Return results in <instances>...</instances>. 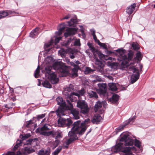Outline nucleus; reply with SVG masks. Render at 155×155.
Segmentation results:
<instances>
[{
  "instance_id": "1",
  "label": "nucleus",
  "mask_w": 155,
  "mask_h": 155,
  "mask_svg": "<svg viewBox=\"0 0 155 155\" xmlns=\"http://www.w3.org/2000/svg\"><path fill=\"white\" fill-rule=\"evenodd\" d=\"M57 104L59 105L55 112L58 117H60L66 115L69 109V106L66 104L65 101L62 97L58 96L56 98Z\"/></svg>"
},
{
  "instance_id": "2",
  "label": "nucleus",
  "mask_w": 155,
  "mask_h": 155,
  "mask_svg": "<svg viewBox=\"0 0 155 155\" xmlns=\"http://www.w3.org/2000/svg\"><path fill=\"white\" fill-rule=\"evenodd\" d=\"M54 69L57 70L59 73H60L61 77H63L66 76L69 73L68 67L65 64L60 61L55 62L53 65Z\"/></svg>"
},
{
  "instance_id": "3",
  "label": "nucleus",
  "mask_w": 155,
  "mask_h": 155,
  "mask_svg": "<svg viewBox=\"0 0 155 155\" xmlns=\"http://www.w3.org/2000/svg\"><path fill=\"white\" fill-rule=\"evenodd\" d=\"M78 122L74 123L73 124V127L71 129V130L68 133V135L69 137L76 140L78 139L77 134H78L79 135H81L85 132L84 129V128H81L77 126Z\"/></svg>"
},
{
  "instance_id": "4",
  "label": "nucleus",
  "mask_w": 155,
  "mask_h": 155,
  "mask_svg": "<svg viewBox=\"0 0 155 155\" xmlns=\"http://www.w3.org/2000/svg\"><path fill=\"white\" fill-rule=\"evenodd\" d=\"M128 71L129 73H133L131 76L130 82L131 84H133L139 78L140 74L139 70L135 66H133L129 67Z\"/></svg>"
},
{
  "instance_id": "5",
  "label": "nucleus",
  "mask_w": 155,
  "mask_h": 155,
  "mask_svg": "<svg viewBox=\"0 0 155 155\" xmlns=\"http://www.w3.org/2000/svg\"><path fill=\"white\" fill-rule=\"evenodd\" d=\"M116 51L120 54V55L118 57V60L121 63V66H124L128 64L129 63L126 61L127 59V56L125 54L126 51L125 50L123 49L122 48L116 50Z\"/></svg>"
},
{
  "instance_id": "6",
  "label": "nucleus",
  "mask_w": 155,
  "mask_h": 155,
  "mask_svg": "<svg viewBox=\"0 0 155 155\" xmlns=\"http://www.w3.org/2000/svg\"><path fill=\"white\" fill-rule=\"evenodd\" d=\"M62 116L58 117L59 118L58 119V126L62 127H68V128L72 124V120L70 118L66 119L62 117Z\"/></svg>"
},
{
  "instance_id": "7",
  "label": "nucleus",
  "mask_w": 155,
  "mask_h": 155,
  "mask_svg": "<svg viewBox=\"0 0 155 155\" xmlns=\"http://www.w3.org/2000/svg\"><path fill=\"white\" fill-rule=\"evenodd\" d=\"M77 107L81 109L80 112L84 114H87L89 108L87 103L82 100H79L77 102Z\"/></svg>"
},
{
  "instance_id": "8",
  "label": "nucleus",
  "mask_w": 155,
  "mask_h": 155,
  "mask_svg": "<svg viewBox=\"0 0 155 155\" xmlns=\"http://www.w3.org/2000/svg\"><path fill=\"white\" fill-rule=\"evenodd\" d=\"M76 92H73L71 93L68 94V95H64L66 99V101L67 104L68 105L69 109H71L73 108V106L71 102L74 101L76 100V97L74 96L77 95Z\"/></svg>"
},
{
  "instance_id": "9",
  "label": "nucleus",
  "mask_w": 155,
  "mask_h": 155,
  "mask_svg": "<svg viewBox=\"0 0 155 155\" xmlns=\"http://www.w3.org/2000/svg\"><path fill=\"white\" fill-rule=\"evenodd\" d=\"M136 117L134 116L132 117H130L128 120H126L124 123V124L121 126H120L115 129V130L114 132V134H117L118 132L122 130L125 126L131 123H133L135 120Z\"/></svg>"
},
{
  "instance_id": "10",
  "label": "nucleus",
  "mask_w": 155,
  "mask_h": 155,
  "mask_svg": "<svg viewBox=\"0 0 155 155\" xmlns=\"http://www.w3.org/2000/svg\"><path fill=\"white\" fill-rule=\"evenodd\" d=\"M78 28H69L66 29V32L64 34V36L67 38L69 36H71L74 35L77 32Z\"/></svg>"
},
{
  "instance_id": "11",
  "label": "nucleus",
  "mask_w": 155,
  "mask_h": 155,
  "mask_svg": "<svg viewBox=\"0 0 155 155\" xmlns=\"http://www.w3.org/2000/svg\"><path fill=\"white\" fill-rule=\"evenodd\" d=\"M98 88L97 91L100 94L104 95L107 89V84L106 83H99L97 84Z\"/></svg>"
},
{
  "instance_id": "12",
  "label": "nucleus",
  "mask_w": 155,
  "mask_h": 155,
  "mask_svg": "<svg viewBox=\"0 0 155 155\" xmlns=\"http://www.w3.org/2000/svg\"><path fill=\"white\" fill-rule=\"evenodd\" d=\"M120 96L116 94H113L111 97L108 99V102H110L111 103L113 104L117 105L119 103L118 100Z\"/></svg>"
},
{
  "instance_id": "13",
  "label": "nucleus",
  "mask_w": 155,
  "mask_h": 155,
  "mask_svg": "<svg viewBox=\"0 0 155 155\" xmlns=\"http://www.w3.org/2000/svg\"><path fill=\"white\" fill-rule=\"evenodd\" d=\"M103 120V118L100 114H96L94 115L91 120V122L93 124H97Z\"/></svg>"
},
{
  "instance_id": "14",
  "label": "nucleus",
  "mask_w": 155,
  "mask_h": 155,
  "mask_svg": "<svg viewBox=\"0 0 155 155\" xmlns=\"http://www.w3.org/2000/svg\"><path fill=\"white\" fill-rule=\"evenodd\" d=\"M75 89L74 85L72 84H70L68 87L65 88L63 92L64 95H68V94L74 92Z\"/></svg>"
},
{
  "instance_id": "15",
  "label": "nucleus",
  "mask_w": 155,
  "mask_h": 155,
  "mask_svg": "<svg viewBox=\"0 0 155 155\" xmlns=\"http://www.w3.org/2000/svg\"><path fill=\"white\" fill-rule=\"evenodd\" d=\"M90 120V119H87L85 120L82 122H81V121L80 120H78L74 122V123H76L77 122V126L81 128H84L85 129V131L87 129V127L86 126V124H87V123L88 121Z\"/></svg>"
},
{
  "instance_id": "16",
  "label": "nucleus",
  "mask_w": 155,
  "mask_h": 155,
  "mask_svg": "<svg viewBox=\"0 0 155 155\" xmlns=\"http://www.w3.org/2000/svg\"><path fill=\"white\" fill-rule=\"evenodd\" d=\"M49 75H50V80L52 84H56L58 82L59 79L54 72L51 73Z\"/></svg>"
},
{
  "instance_id": "17",
  "label": "nucleus",
  "mask_w": 155,
  "mask_h": 155,
  "mask_svg": "<svg viewBox=\"0 0 155 155\" xmlns=\"http://www.w3.org/2000/svg\"><path fill=\"white\" fill-rule=\"evenodd\" d=\"M35 151L31 147H25L22 150L23 153L25 155H28L32 153Z\"/></svg>"
},
{
  "instance_id": "18",
  "label": "nucleus",
  "mask_w": 155,
  "mask_h": 155,
  "mask_svg": "<svg viewBox=\"0 0 155 155\" xmlns=\"http://www.w3.org/2000/svg\"><path fill=\"white\" fill-rule=\"evenodd\" d=\"M67 25L64 22L61 23L59 25L58 27L59 28L58 29V31L55 32L56 34L58 35H61L63 31L65 29Z\"/></svg>"
},
{
  "instance_id": "19",
  "label": "nucleus",
  "mask_w": 155,
  "mask_h": 155,
  "mask_svg": "<svg viewBox=\"0 0 155 155\" xmlns=\"http://www.w3.org/2000/svg\"><path fill=\"white\" fill-rule=\"evenodd\" d=\"M70 111L71 113L73 116V118L75 119H78L80 118L79 111L75 109H73V108L71 109L68 110Z\"/></svg>"
},
{
  "instance_id": "20",
  "label": "nucleus",
  "mask_w": 155,
  "mask_h": 155,
  "mask_svg": "<svg viewBox=\"0 0 155 155\" xmlns=\"http://www.w3.org/2000/svg\"><path fill=\"white\" fill-rule=\"evenodd\" d=\"M62 132L60 131H52L51 136L53 137H55L56 139L62 137Z\"/></svg>"
},
{
  "instance_id": "21",
  "label": "nucleus",
  "mask_w": 155,
  "mask_h": 155,
  "mask_svg": "<svg viewBox=\"0 0 155 155\" xmlns=\"http://www.w3.org/2000/svg\"><path fill=\"white\" fill-rule=\"evenodd\" d=\"M136 4L133 3L129 7H128L126 9V12L129 15H131L133 12L135 8L136 7Z\"/></svg>"
},
{
  "instance_id": "22",
  "label": "nucleus",
  "mask_w": 155,
  "mask_h": 155,
  "mask_svg": "<svg viewBox=\"0 0 155 155\" xmlns=\"http://www.w3.org/2000/svg\"><path fill=\"white\" fill-rule=\"evenodd\" d=\"M123 147V143H119L116 144L114 147H113L112 150L114 152H117L121 149Z\"/></svg>"
},
{
  "instance_id": "23",
  "label": "nucleus",
  "mask_w": 155,
  "mask_h": 155,
  "mask_svg": "<svg viewBox=\"0 0 155 155\" xmlns=\"http://www.w3.org/2000/svg\"><path fill=\"white\" fill-rule=\"evenodd\" d=\"M76 67H74L72 69L71 72V77H74L78 76V70L80 69L79 66H76Z\"/></svg>"
},
{
  "instance_id": "24",
  "label": "nucleus",
  "mask_w": 155,
  "mask_h": 155,
  "mask_svg": "<svg viewBox=\"0 0 155 155\" xmlns=\"http://www.w3.org/2000/svg\"><path fill=\"white\" fill-rule=\"evenodd\" d=\"M134 55V53L131 50H130L129 51V52L128 53V56L127 57V59H126V61H127L128 62L129 64H128L124 66H121L122 67L125 68V67H127V66L129 65L130 64L129 61H130L131 60L132 58H133V56Z\"/></svg>"
},
{
  "instance_id": "25",
  "label": "nucleus",
  "mask_w": 155,
  "mask_h": 155,
  "mask_svg": "<svg viewBox=\"0 0 155 155\" xmlns=\"http://www.w3.org/2000/svg\"><path fill=\"white\" fill-rule=\"evenodd\" d=\"M136 149L135 147H126L123 151V152L125 153L126 155H130L131 154L132 152L131 151V150H135Z\"/></svg>"
},
{
  "instance_id": "26",
  "label": "nucleus",
  "mask_w": 155,
  "mask_h": 155,
  "mask_svg": "<svg viewBox=\"0 0 155 155\" xmlns=\"http://www.w3.org/2000/svg\"><path fill=\"white\" fill-rule=\"evenodd\" d=\"M120 142H125L129 137L128 134L126 133L123 132L120 135Z\"/></svg>"
},
{
  "instance_id": "27",
  "label": "nucleus",
  "mask_w": 155,
  "mask_h": 155,
  "mask_svg": "<svg viewBox=\"0 0 155 155\" xmlns=\"http://www.w3.org/2000/svg\"><path fill=\"white\" fill-rule=\"evenodd\" d=\"M87 93L90 98H97L98 97V96L96 92L90 91Z\"/></svg>"
},
{
  "instance_id": "28",
  "label": "nucleus",
  "mask_w": 155,
  "mask_h": 155,
  "mask_svg": "<svg viewBox=\"0 0 155 155\" xmlns=\"http://www.w3.org/2000/svg\"><path fill=\"white\" fill-rule=\"evenodd\" d=\"M78 22V21L76 19L72 18L70 21L68 22L67 25L74 27L76 26Z\"/></svg>"
},
{
  "instance_id": "29",
  "label": "nucleus",
  "mask_w": 155,
  "mask_h": 155,
  "mask_svg": "<svg viewBox=\"0 0 155 155\" xmlns=\"http://www.w3.org/2000/svg\"><path fill=\"white\" fill-rule=\"evenodd\" d=\"M39 28H36L32 31L30 34V36L32 38L35 37V36L39 33Z\"/></svg>"
},
{
  "instance_id": "30",
  "label": "nucleus",
  "mask_w": 155,
  "mask_h": 155,
  "mask_svg": "<svg viewBox=\"0 0 155 155\" xmlns=\"http://www.w3.org/2000/svg\"><path fill=\"white\" fill-rule=\"evenodd\" d=\"M103 102H101L99 101H98L96 102V103L94 106V110L95 112H97L98 111L99 109L103 105Z\"/></svg>"
},
{
  "instance_id": "31",
  "label": "nucleus",
  "mask_w": 155,
  "mask_h": 155,
  "mask_svg": "<svg viewBox=\"0 0 155 155\" xmlns=\"http://www.w3.org/2000/svg\"><path fill=\"white\" fill-rule=\"evenodd\" d=\"M38 140V138H30L26 140V142L25 144L27 145H31L32 142L36 143Z\"/></svg>"
},
{
  "instance_id": "32",
  "label": "nucleus",
  "mask_w": 155,
  "mask_h": 155,
  "mask_svg": "<svg viewBox=\"0 0 155 155\" xmlns=\"http://www.w3.org/2000/svg\"><path fill=\"white\" fill-rule=\"evenodd\" d=\"M11 13L12 11L9 10H7V11L4 10L0 11V14L2 16V18H4L8 15L9 13L11 14Z\"/></svg>"
},
{
  "instance_id": "33",
  "label": "nucleus",
  "mask_w": 155,
  "mask_h": 155,
  "mask_svg": "<svg viewBox=\"0 0 155 155\" xmlns=\"http://www.w3.org/2000/svg\"><path fill=\"white\" fill-rule=\"evenodd\" d=\"M74 40V37H71L66 41L63 42L62 45L66 47H68L71 41Z\"/></svg>"
},
{
  "instance_id": "34",
  "label": "nucleus",
  "mask_w": 155,
  "mask_h": 155,
  "mask_svg": "<svg viewBox=\"0 0 155 155\" xmlns=\"http://www.w3.org/2000/svg\"><path fill=\"white\" fill-rule=\"evenodd\" d=\"M143 58V55L140 51H138L136 54V57L134 59L140 62L142 60Z\"/></svg>"
},
{
  "instance_id": "35",
  "label": "nucleus",
  "mask_w": 155,
  "mask_h": 155,
  "mask_svg": "<svg viewBox=\"0 0 155 155\" xmlns=\"http://www.w3.org/2000/svg\"><path fill=\"white\" fill-rule=\"evenodd\" d=\"M43 86L48 88H51L52 86L50 83L47 80H45L42 83Z\"/></svg>"
},
{
  "instance_id": "36",
  "label": "nucleus",
  "mask_w": 155,
  "mask_h": 155,
  "mask_svg": "<svg viewBox=\"0 0 155 155\" xmlns=\"http://www.w3.org/2000/svg\"><path fill=\"white\" fill-rule=\"evenodd\" d=\"M124 142L126 146H132L134 143V140L129 137Z\"/></svg>"
},
{
  "instance_id": "37",
  "label": "nucleus",
  "mask_w": 155,
  "mask_h": 155,
  "mask_svg": "<svg viewBox=\"0 0 155 155\" xmlns=\"http://www.w3.org/2000/svg\"><path fill=\"white\" fill-rule=\"evenodd\" d=\"M109 89L111 91H117V88L116 87V84L114 83H109L108 84Z\"/></svg>"
},
{
  "instance_id": "38",
  "label": "nucleus",
  "mask_w": 155,
  "mask_h": 155,
  "mask_svg": "<svg viewBox=\"0 0 155 155\" xmlns=\"http://www.w3.org/2000/svg\"><path fill=\"white\" fill-rule=\"evenodd\" d=\"M50 152L48 150H40L38 152V155H50Z\"/></svg>"
},
{
  "instance_id": "39",
  "label": "nucleus",
  "mask_w": 155,
  "mask_h": 155,
  "mask_svg": "<svg viewBox=\"0 0 155 155\" xmlns=\"http://www.w3.org/2000/svg\"><path fill=\"white\" fill-rule=\"evenodd\" d=\"M52 69V67L51 66L48 65L46 66L45 68V70L46 71V73L45 74H48V75H50V74L51 73V70Z\"/></svg>"
},
{
  "instance_id": "40",
  "label": "nucleus",
  "mask_w": 155,
  "mask_h": 155,
  "mask_svg": "<svg viewBox=\"0 0 155 155\" xmlns=\"http://www.w3.org/2000/svg\"><path fill=\"white\" fill-rule=\"evenodd\" d=\"M94 70L92 69L89 67H86L84 71V73L85 74H87L93 72Z\"/></svg>"
},
{
  "instance_id": "41",
  "label": "nucleus",
  "mask_w": 155,
  "mask_h": 155,
  "mask_svg": "<svg viewBox=\"0 0 155 155\" xmlns=\"http://www.w3.org/2000/svg\"><path fill=\"white\" fill-rule=\"evenodd\" d=\"M87 45L92 52L94 53L95 51V49L92 43L90 42H88L87 43Z\"/></svg>"
},
{
  "instance_id": "42",
  "label": "nucleus",
  "mask_w": 155,
  "mask_h": 155,
  "mask_svg": "<svg viewBox=\"0 0 155 155\" xmlns=\"http://www.w3.org/2000/svg\"><path fill=\"white\" fill-rule=\"evenodd\" d=\"M52 131H50L48 132L45 131H41L40 134L42 135L46 136H49L51 135V136Z\"/></svg>"
},
{
  "instance_id": "43",
  "label": "nucleus",
  "mask_w": 155,
  "mask_h": 155,
  "mask_svg": "<svg viewBox=\"0 0 155 155\" xmlns=\"http://www.w3.org/2000/svg\"><path fill=\"white\" fill-rule=\"evenodd\" d=\"M62 147L61 146H59L52 153L53 155H57L61 151Z\"/></svg>"
},
{
  "instance_id": "44",
  "label": "nucleus",
  "mask_w": 155,
  "mask_h": 155,
  "mask_svg": "<svg viewBox=\"0 0 155 155\" xmlns=\"http://www.w3.org/2000/svg\"><path fill=\"white\" fill-rule=\"evenodd\" d=\"M26 123L25 127L29 128L32 127V124H34V122H33L32 120H30L29 121H27Z\"/></svg>"
},
{
  "instance_id": "45",
  "label": "nucleus",
  "mask_w": 155,
  "mask_h": 155,
  "mask_svg": "<svg viewBox=\"0 0 155 155\" xmlns=\"http://www.w3.org/2000/svg\"><path fill=\"white\" fill-rule=\"evenodd\" d=\"M85 91L84 89H81V90L78 91V92H76V94H78L76 96L79 97L81 96H83L85 93Z\"/></svg>"
},
{
  "instance_id": "46",
  "label": "nucleus",
  "mask_w": 155,
  "mask_h": 155,
  "mask_svg": "<svg viewBox=\"0 0 155 155\" xmlns=\"http://www.w3.org/2000/svg\"><path fill=\"white\" fill-rule=\"evenodd\" d=\"M30 136V135L29 134H25L24 135L21 134L20 135V137L23 140L29 137Z\"/></svg>"
},
{
  "instance_id": "47",
  "label": "nucleus",
  "mask_w": 155,
  "mask_h": 155,
  "mask_svg": "<svg viewBox=\"0 0 155 155\" xmlns=\"http://www.w3.org/2000/svg\"><path fill=\"white\" fill-rule=\"evenodd\" d=\"M40 73L39 67L38 66L37 68L35 71L34 76L35 78H37L39 77V74Z\"/></svg>"
},
{
  "instance_id": "48",
  "label": "nucleus",
  "mask_w": 155,
  "mask_h": 155,
  "mask_svg": "<svg viewBox=\"0 0 155 155\" xmlns=\"http://www.w3.org/2000/svg\"><path fill=\"white\" fill-rule=\"evenodd\" d=\"M49 125L48 124H46L43 125V127L40 128L41 131H44L47 130L49 129V128H48V126Z\"/></svg>"
},
{
  "instance_id": "49",
  "label": "nucleus",
  "mask_w": 155,
  "mask_h": 155,
  "mask_svg": "<svg viewBox=\"0 0 155 155\" xmlns=\"http://www.w3.org/2000/svg\"><path fill=\"white\" fill-rule=\"evenodd\" d=\"M98 44L101 47H102L103 48L105 49H107V46L105 43H102L100 42L99 40H98Z\"/></svg>"
},
{
  "instance_id": "50",
  "label": "nucleus",
  "mask_w": 155,
  "mask_h": 155,
  "mask_svg": "<svg viewBox=\"0 0 155 155\" xmlns=\"http://www.w3.org/2000/svg\"><path fill=\"white\" fill-rule=\"evenodd\" d=\"M60 55L62 58H64L66 57L65 52L64 49H62L59 51Z\"/></svg>"
},
{
  "instance_id": "51",
  "label": "nucleus",
  "mask_w": 155,
  "mask_h": 155,
  "mask_svg": "<svg viewBox=\"0 0 155 155\" xmlns=\"http://www.w3.org/2000/svg\"><path fill=\"white\" fill-rule=\"evenodd\" d=\"M134 145L139 148H140V141L137 139H136L134 141Z\"/></svg>"
},
{
  "instance_id": "52",
  "label": "nucleus",
  "mask_w": 155,
  "mask_h": 155,
  "mask_svg": "<svg viewBox=\"0 0 155 155\" xmlns=\"http://www.w3.org/2000/svg\"><path fill=\"white\" fill-rule=\"evenodd\" d=\"M75 139H74L72 138H70L66 142V144L68 146L70 143H71L73 141L75 140Z\"/></svg>"
},
{
  "instance_id": "53",
  "label": "nucleus",
  "mask_w": 155,
  "mask_h": 155,
  "mask_svg": "<svg viewBox=\"0 0 155 155\" xmlns=\"http://www.w3.org/2000/svg\"><path fill=\"white\" fill-rule=\"evenodd\" d=\"M60 141L58 140H56L53 143V147L52 148L54 149L57 147L59 145Z\"/></svg>"
},
{
  "instance_id": "54",
  "label": "nucleus",
  "mask_w": 155,
  "mask_h": 155,
  "mask_svg": "<svg viewBox=\"0 0 155 155\" xmlns=\"http://www.w3.org/2000/svg\"><path fill=\"white\" fill-rule=\"evenodd\" d=\"M132 46L133 48V49L135 51H137L139 50V48L138 47V45L134 43H133L132 45Z\"/></svg>"
},
{
  "instance_id": "55",
  "label": "nucleus",
  "mask_w": 155,
  "mask_h": 155,
  "mask_svg": "<svg viewBox=\"0 0 155 155\" xmlns=\"http://www.w3.org/2000/svg\"><path fill=\"white\" fill-rule=\"evenodd\" d=\"M46 114H41L37 115L36 118L38 120H39L40 119H41L45 117Z\"/></svg>"
},
{
  "instance_id": "56",
  "label": "nucleus",
  "mask_w": 155,
  "mask_h": 155,
  "mask_svg": "<svg viewBox=\"0 0 155 155\" xmlns=\"http://www.w3.org/2000/svg\"><path fill=\"white\" fill-rule=\"evenodd\" d=\"M74 45L75 46H80L81 45L80 41L79 39H78L74 41Z\"/></svg>"
},
{
  "instance_id": "57",
  "label": "nucleus",
  "mask_w": 155,
  "mask_h": 155,
  "mask_svg": "<svg viewBox=\"0 0 155 155\" xmlns=\"http://www.w3.org/2000/svg\"><path fill=\"white\" fill-rule=\"evenodd\" d=\"M22 140H19L18 139L16 141V144L20 146L21 145V143L22 142Z\"/></svg>"
},
{
  "instance_id": "58",
  "label": "nucleus",
  "mask_w": 155,
  "mask_h": 155,
  "mask_svg": "<svg viewBox=\"0 0 155 155\" xmlns=\"http://www.w3.org/2000/svg\"><path fill=\"white\" fill-rule=\"evenodd\" d=\"M61 39V37H56L55 40V44L58 43Z\"/></svg>"
},
{
  "instance_id": "59",
  "label": "nucleus",
  "mask_w": 155,
  "mask_h": 155,
  "mask_svg": "<svg viewBox=\"0 0 155 155\" xmlns=\"http://www.w3.org/2000/svg\"><path fill=\"white\" fill-rule=\"evenodd\" d=\"M70 17L71 16L69 15H68L64 17L63 18L61 19V20H63L64 19H67L70 18Z\"/></svg>"
},
{
  "instance_id": "60",
  "label": "nucleus",
  "mask_w": 155,
  "mask_h": 155,
  "mask_svg": "<svg viewBox=\"0 0 155 155\" xmlns=\"http://www.w3.org/2000/svg\"><path fill=\"white\" fill-rule=\"evenodd\" d=\"M5 155H15V153L13 152L8 151L6 153Z\"/></svg>"
},
{
  "instance_id": "61",
  "label": "nucleus",
  "mask_w": 155,
  "mask_h": 155,
  "mask_svg": "<svg viewBox=\"0 0 155 155\" xmlns=\"http://www.w3.org/2000/svg\"><path fill=\"white\" fill-rule=\"evenodd\" d=\"M93 39L95 41L98 43V40H99L97 39V37L96 35L93 36Z\"/></svg>"
},
{
  "instance_id": "62",
  "label": "nucleus",
  "mask_w": 155,
  "mask_h": 155,
  "mask_svg": "<svg viewBox=\"0 0 155 155\" xmlns=\"http://www.w3.org/2000/svg\"><path fill=\"white\" fill-rule=\"evenodd\" d=\"M20 146L16 144L14 146V147L13 148V150L14 151L15 150Z\"/></svg>"
},
{
  "instance_id": "63",
  "label": "nucleus",
  "mask_w": 155,
  "mask_h": 155,
  "mask_svg": "<svg viewBox=\"0 0 155 155\" xmlns=\"http://www.w3.org/2000/svg\"><path fill=\"white\" fill-rule=\"evenodd\" d=\"M98 55L99 58H103L104 57V55L101 53H99Z\"/></svg>"
},
{
  "instance_id": "64",
  "label": "nucleus",
  "mask_w": 155,
  "mask_h": 155,
  "mask_svg": "<svg viewBox=\"0 0 155 155\" xmlns=\"http://www.w3.org/2000/svg\"><path fill=\"white\" fill-rule=\"evenodd\" d=\"M16 155H22V153L19 151H18L16 153Z\"/></svg>"
}]
</instances>
